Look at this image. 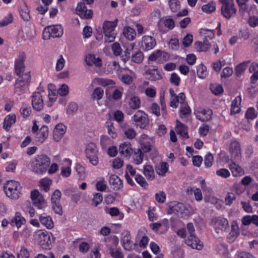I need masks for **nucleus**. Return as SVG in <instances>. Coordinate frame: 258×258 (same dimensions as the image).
Listing matches in <instances>:
<instances>
[{
  "label": "nucleus",
  "instance_id": "32",
  "mask_svg": "<svg viewBox=\"0 0 258 258\" xmlns=\"http://www.w3.org/2000/svg\"><path fill=\"white\" fill-rule=\"evenodd\" d=\"M39 220L48 229H52L54 227L53 222L49 216L41 215L39 217Z\"/></svg>",
  "mask_w": 258,
  "mask_h": 258
},
{
  "label": "nucleus",
  "instance_id": "57",
  "mask_svg": "<svg viewBox=\"0 0 258 258\" xmlns=\"http://www.w3.org/2000/svg\"><path fill=\"white\" fill-rule=\"evenodd\" d=\"M13 16L11 14H8L6 17L4 18L1 21H0V26L4 27L8 25L13 22Z\"/></svg>",
  "mask_w": 258,
  "mask_h": 258
},
{
  "label": "nucleus",
  "instance_id": "21",
  "mask_svg": "<svg viewBox=\"0 0 258 258\" xmlns=\"http://www.w3.org/2000/svg\"><path fill=\"white\" fill-rule=\"evenodd\" d=\"M239 234V227L236 222L233 221L231 223V231L227 236V240L228 242L232 243L234 242L238 236Z\"/></svg>",
  "mask_w": 258,
  "mask_h": 258
},
{
  "label": "nucleus",
  "instance_id": "16",
  "mask_svg": "<svg viewBox=\"0 0 258 258\" xmlns=\"http://www.w3.org/2000/svg\"><path fill=\"white\" fill-rule=\"evenodd\" d=\"M31 198L33 205L39 209H41L44 205V199L39 191L34 190L31 191Z\"/></svg>",
  "mask_w": 258,
  "mask_h": 258
},
{
  "label": "nucleus",
  "instance_id": "1",
  "mask_svg": "<svg viewBox=\"0 0 258 258\" xmlns=\"http://www.w3.org/2000/svg\"><path fill=\"white\" fill-rule=\"evenodd\" d=\"M50 162V159L48 156L38 155L30 162L31 170L35 174L42 175L47 171Z\"/></svg>",
  "mask_w": 258,
  "mask_h": 258
},
{
  "label": "nucleus",
  "instance_id": "36",
  "mask_svg": "<svg viewBox=\"0 0 258 258\" xmlns=\"http://www.w3.org/2000/svg\"><path fill=\"white\" fill-rule=\"evenodd\" d=\"M31 109L29 104L23 103L20 108V112L24 118H27L31 113Z\"/></svg>",
  "mask_w": 258,
  "mask_h": 258
},
{
  "label": "nucleus",
  "instance_id": "60",
  "mask_svg": "<svg viewBox=\"0 0 258 258\" xmlns=\"http://www.w3.org/2000/svg\"><path fill=\"white\" fill-rule=\"evenodd\" d=\"M97 82L103 86H106L109 85L114 84V82L112 80L105 79H95L94 82Z\"/></svg>",
  "mask_w": 258,
  "mask_h": 258
},
{
  "label": "nucleus",
  "instance_id": "43",
  "mask_svg": "<svg viewBox=\"0 0 258 258\" xmlns=\"http://www.w3.org/2000/svg\"><path fill=\"white\" fill-rule=\"evenodd\" d=\"M97 153L98 150L96 145L94 144L90 143L87 145L86 149V157L97 154Z\"/></svg>",
  "mask_w": 258,
  "mask_h": 258
},
{
  "label": "nucleus",
  "instance_id": "9",
  "mask_svg": "<svg viewBox=\"0 0 258 258\" xmlns=\"http://www.w3.org/2000/svg\"><path fill=\"white\" fill-rule=\"evenodd\" d=\"M26 59V55L25 52H19L15 62V69L17 75H21L24 72L25 66L24 62Z\"/></svg>",
  "mask_w": 258,
  "mask_h": 258
},
{
  "label": "nucleus",
  "instance_id": "20",
  "mask_svg": "<svg viewBox=\"0 0 258 258\" xmlns=\"http://www.w3.org/2000/svg\"><path fill=\"white\" fill-rule=\"evenodd\" d=\"M66 126L62 123H58L53 131V139L56 142H58L65 134Z\"/></svg>",
  "mask_w": 258,
  "mask_h": 258
},
{
  "label": "nucleus",
  "instance_id": "30",
  "mask_svg": "<svg viewBox=\"0 0 258 258\" xmlns=\"http://www.w3.org/2000/svg\"><path fill=\"white\" fill-rule=\"evenodd\" d=\"M196 48L199 52L206 51L211 46L208 40H204L203 42L197 41L195 43Z\"/></svg>",
  "mask_w": 258,
  "mask_h": 258
},
{
  "label": "nucleus",
  "instance_id": "55",
  "mask_svg": "<svg viewBox=\"0 0 258 258\" xmlns=\"http://www.w3.org/2000/svg\"><path fill=\"white\" fill-rule=\"evenodd\" d=\"M245 116L247 119H253L256 118L257 116V113L256 112L254 108L250 107L247 110L245 113Z\"/></svg>",
  "mask_w": 258,
  "mask_h": 258
},
{
  "label": "nucleus",
  "instance_id": "34",
  "mask_svg": "<svg viewBox=\"0 0 258 258\" xmlns=\"http://www.w3.org/2000/svg\"><path fill=\"white\" fill-rule=\"evenodd\" d=\"M20 14L22 18L24 21H28L30 20V16L29 14V10L25 3H23L21 6L20 8Z\"/></svg>",
  "mask_w": 258,
  "mask_h": 258
},
{
  "label": "nucleus",
  "instance_id": "49",
  "mask_svg": "<svg viewBox=\"0 0 258 258\" xmlns=\"http://www.w3.org/2000/svg\"><path fill=\"white\" fill-rule=\"evenodd\" d=\"M206 70L207 68L203 64H200L197 67V75L201 78L204 79L206 76Z\"/></svg>",
  "mask_w": 258,
  "mask_h": 258
},
{
  "label": "nucleus",
  "instance_id": "12",
  "mask_svg": "<svg viewBox=\"0 0 258 258\" xmlns=\"http://www.w3.org/2000/svg\"><path fill=\"white\" fill-rule=\"evenodd\" d=\"M38 241L40 246L44 249L51 248L50 237L47 231H43L39 234Z\"/></svg>",
  "mask_w": 258,
  "mask_h": 258
},
{
  "label": "nucleus",
  "instance_id": "31",
  "mask_svg": "<svg viewBox=\"0 0 258 258\" xmlns=\"http://www.w3.org/2000/svg\"><path fill=\"white\" fill-rule=\"evenodd\" d=\"M241 101V97L240 96H237L232 101L231 108V114H235L240 112V108L239 107V105Z\"/></svg>",
  "mask_w": 258,
  "mask_h": 258
},
{
  "label": "nucleus",
  "instance_id": "28",
  "mask_svg": "<svg viewBox=\"0 0 258 258\" xmlns=\"http://www.w3.org/2000/svg\"><path fill=\"white\" fill-rule=\"evenodd\" d=\"M127 103L130 107L132 109H138L141 105V101L139 98L136 96H132L127 99Z\"/></svg>",
  "mask_w": 258,
  "mask_h": 258
},
{
  "label": "nucleus",
  "instance_id": "14",
  "mask_svg": "<svg viewBox=\"0 0 258 258\" xmlns=\"http://www.w3.org/2000/svg\"><path fill=\"white\" fill-rule=\"evenodd\" d=\"M19 77L17 79V82L15 84V90L16 92H19L20 87L28 85L30 78V72L22 73L21 75H17Z\"/></svg>",
  "mask_w": 258,
  "mask_h": 258
},
{
  "label": "nucleus",
  "instance_id": "6",
  "mask_svg": "<svg viewBox=\"0 0 258 258\" xmlns=\"http://www.w3.org/2000/svg\"><path fill=\"white\" fill-rule=\"evenodd\" d=\"M213 221L215 231L218 234H223L229 228L228 221L226 218L220 217H216Z\"/></svg>",
  "mask_w": 258,
  "mask_h": 258
},
{
  "label": "nucleus",
  "instance_id": "39",
  "mask_svg": "<svg viewBox=\"0 0 258 258\" xmlns=\"http://www.w3.org/2000/svg\"><path fill=\"white\" fill-rule=\"evenodd\" d=\"M123 34L124 36L130 40H133L136 36L135 30L130 27L124 28Z\"/></svg>",
  "mask_w": 258,
  "mask_h": 258
},
{
  "label": "nucleus",
  "instance_id": "41",
  "mask_svg": "<svg viewBox=\"0 0 258 258\" xmlns=\"http://www.w3.org/2000/svg\"><path fill=\"white\" fill-rule=\"evenodd\" d=\"M144 154L141 149H137L133 155L134 163L136 164H140L143 160Z\"/></svg>",
  "mask_w": 258,
  "mask_h": 258
},
{
  "label": "nucleus",
  "instance_id": "11",
  "mask_svg": "<svg viewBox=\"0 0 258 258\" xmlns=\"http://www.w3.org/2000/svg\"><path fill=\"white\" fill-rule=\"evenodd\" d=\"M32 105L34 109L39 111L41 110L44 106L42 95L40 92H35L32 95Z\"/></svg>",
  "mask_w": 258,
  "mask_h": 258
},
{
  "label": "nucleus",
  "instance_id": "15",
  "mask_svg": "<svg viewBox=\"0 0 258 258\" xmlns=\"http://www.w3.org/2000/svg\"><path fill=\"white\" fill-rule=\"evenodd\" d=\"M122 237L121 240V242L124 249L127 251H131L133 249L134 246H137V243L133 244L131 240L130 233L128 231H124L122 233Z\"/></svg>",
  "mask_w": 258,
  "mask_h": 258
},
{
  "label": "nucleus",
  "instance_id": "62",
  "mask_svg": "<svg viewBox=\"0 0 258 258\" xmlns=\"http://www.w3.org/2000/svg\"><path fill=\"white\" fill-rule=\"evenodd\" d=\"M212 92L215 95H219L223 92V89L220 85H211L210 88Z\"/></svg>",
  "mask_w": 258,
  "mask_h": 258
},
{
  "label": "nucleus",
  "instance_id": "56",
  "mask_svg": "<svg viewBox=\"0 0 258 258\" xmlns=\"http://www.w3.org/2000/svg\"><path fill=\"white\" fill-rule=\"evenodd\" d=\"M58 94L60 96H64L68 95L69 93V87L66 84H62L60 86L59 89L57 91Z\"/></svg>",
  "mask_w": 258,
  "mask_h": 258
},
{
  "label": "nucleus",
  "instance_id": "3",
  "mask_svg": "<svg viewBox=\"0 0 258 258\" xmlns=\"http://www.w3.org/2000/svg\"><path fill=\"white\" fill-rule=\"evenodd\" d=\"M118 20L116 19L113 21H105L103 25L104 39L106 43H110L114 41L116 34L114 28L117 25Z\"/></svg>",
  "mask_w": 258,
  "mask_h": 258
},
{
  "label": "nucleus",
  "instance_id": "19",
  "mask_svg": "<svg viewBox=\"0 0 258 258\" xmlns=\"http://www.w3.org/2000/svg\"><path fill=\"white\" fill-rule=\"evenodd\" d=\"M156 43L155 39L150 36H145L142 38V45L146 51L153 49Z\"/></svg>",
  "mask_w": 258,
  "mask_h": 258
},
{
  "label": "nucleus",
  "instance_id": "2",
  "mask_svg": "<svg viewBox=\"0 0 258 258\" xmlns=\"http://www.w3.org/2000/svg\"><path fill=\"white\" fill-rule=\"evenodd\" d=\"M219 2L221 4V14L225 19L228 20L236 15L237 9L233 0H219Z\"/></svg>",
  "mask_w": 258,
  "mask_h": 258
},
{
  "label": "nucleus",
  "instance_id": "58",
  "mask_svg": "<svg viewBox=\"0 0 258 258\" xmlns=\"http://www.w3.org/2000/svg\"><path fill=\"white\" fill-rule=\"evenodd\" d=\"M216 174L222 178H226L230 176V173L228 169L222 168L216 171Z\"/></svg>",
  "mask_w": 258,
  "mask_h": 258
},
{
  "label": "nucleus",
  "instance_id": "50",
  "mask_svg": "<svg viewBox=\"0 0 258 258\" xmlns=\"http://www.w3.org/2000/svg\"><path fill=\"white\" fill-rule=\"evenodd\" d=\"M124 136L128 139H133L136 136V131L133 128H123Z\"/></svg>",
  "mask_w": 258,
  "mask_h": 258
},
{
  "label": "nucleus",
  "instance_id": "37",
  "mask_svg": "<svg viewBox=\"0 0 258 258\" xmlns=\"http://www.w3.org/2000/svg\"><path fill=\"white\" fill-rule=\"evenodd\" d=\"M169 165L167 162H162L160 164L156 165V170L157 173L160 175H164L168 170Z\"/></svg>",
  "mask_w": 258,
  "mask_h": 258
},
{
  "label": "nucleus",
  "instance_id": "7",
  "mask_svg": "<svg viewBox=\"0 0 258 258\" xmlns=\"http://www.w3.org/2000/svg\"><path fill=\"white\" fill-rule=\"evenodd\" d=\"M158 25L160 32L166 33L175 27V22L172 18L164 17L160 19Z\"/></svg>",
  "mask_w": 258,
  "mask_h": 258
},
{
  "label": "nucleus",
  "instance_id": "33",
  "mask_svg": "<svg viewBox=\"0 0 258 258\" xmlns=\"http://www.w3.org/2000/svg\"><path fill=\"white\" fill-rule=\"evenodd\" d=\"M145 74L146 75L149 76L148 77L149 79L153 81L159 80L161 78L157 69H148L146 70Z\"/></svg>",
  "mask_w": 258,
  "mask_h": 258
},
{
  "label": "nucleus",
  "instance_id": "48",
  "mask_svg": "<svg viewBox=\"0 0 258 258\" xmlns=\"http://www.w3.org/2000/svg\"><path fill=\"white\" fill-rule=\"evenodd\" d=\"M104 94L103 90L101 87L95 88L92 93V98L98 100L102 98Z\"/></svg>",
  "mask_w": 258,
  "mask_h": 258
},
{
  "label": "nucleus",
  "instance_id": "51",
  "mask_svg": "<svg viewBox=\"0 0 258 258\" xmlns=\"http://www.w3.org/2000/svg\"><path fill=\"white\" fill-rule=\"evenodd\" d=\"M201 33L204 36V40H208V38L212 39L215 36L214 30L210 29H202Z\"/></svg>",
  "mask_w": 258,
  "mask_h": 258
},
{
  "label": "nucleus",
  "instance_id": "44",
  "mask_svg": "<svg viewBox=\"0 0 258 258\" xmlns=\"http://www.w3.org/2000/svg\"><path fill=\"white\" fill-rule=\"evenodd\" d=\"M202 9L205 13L210 14L214 12L216 10V4L214 2H211L202 6Z\"/></svg>",
  "mask_w": 258,
  "mask_h": 258
},
{
  "label": "nucleus",
  "instance_id": "27",
  "mask_svg": "<svg viewBox=\"0 0 258 258\" xmlns=\"http://www.w3.org/2000/svg\"><path fill=\"white\" fill-rule=\"evenodd\" d=\"M119 153L123 156L127 157L131 155L132 152L131 145L128 142H124L121 144L119 148Z\"/></svg>",
  "mask_w": 258,
  "mask_h": 258
},
{
  "label": "nucleus",
  "instance_id": "22",
  "mask_svg": "<svg viewBox=\"0 0 258 258\" xmlns=\"http://www.w3.org/2000/svg\"><path fill=\"white\" fill-rule=\"evenodd\" d=\"M16 121V116L15 114H9L5 118L3 122V128L6 131H9Z\"/></svg>",
  "mask_w": 258,
  "mask_h": 258
},
{
  "label": "nucleus",
  "instance_id": "59",
  "mask_svg": "<svg viewBox=\"0 0 258 258\" xmlns=\"http://www.w3.org/2000/svg\"><path fill=\"white\" fill-rule=\"evenodd\" d=\"M191 110L187 104L181 105L180 116L181 117H182V116H186V115L189 114Z\"/></svg>",
  "mask_w": 258,
  "mask_h": 258
},
{
  "label": "nucleus",
  "instance_id": "25",
  "mask_svg": "<svg viewBox=\"0 0 258 258\" xmlns=\"http://www.w3.org/2000/svg\"><path fill=\"white\" fill-rule=\"evenodd\" d=\"M176 132L178 135H180L184 139L188 138L187 126L178 120L176 121Z\"/></svg>",
  "mask_w": 258,
  "mask_h": 258
},
{
  "label": "nucleus",
  "instance_id": "23",
  "mask_svg": "<svg viewBox=\"0 0 258 258\" xmlns=\"http://www.w3.org/2000/svg\"><path fill=\"white\" fill-rule=\"evenodd\" d=\"M86 62L88 66H92L94 64L97 67L102 66V60L94 54H89L86 56Z\"/></svg>",
  "mask_w": 258,
  "mask_h": 258
},
{
  "label": "nucleus",
  "instance_id": "53",
  "mask_svg": "<svg viewBox=\"0 0 258 258\" xmlns=\"http://www.w3.org/2000/svg\"><path fill=\"white\" fill-rule=\"evenodd\" d=\"M103 200V196L102 194L98 192L96 194L92 199V205L97 207L100 204Z\"/></svg>",
  "mask_w": 258,
  "mask_h": 258
},
{
  "label": "nucleus",
  "instance_id": "18",
  "mask_svg": "<svg viewBox=\"0 0 258 258\" xmlns=\"http://www.w3.org/2000/svg\"><path fill=\"white\" fill-rule=\"evenodd\" d=\"M195 115L198 119L201 121L205 122L210 120L212 118L213 114L212 110L211 109H201L197 111Z\"/></svg>",
  "mask_w": 258,
  "mask_h": 258
},
{
  "label": "nucleus",
  "instance_id": "52",
  "mask_svg": "<svg viewBox=\"0 0 258 258\" xmlns=\"http://www.w3.org/2000/svg\"><path fill=\"white\" fill-rule=\"evenodd\" d=\"M169 5L172 12H176L180 9V3L178 0H169Z\"/></svg>",
  "mask_w": 258,
  "mask_h": 258
},
{
  "label": "nucleus",
  "instance_id": "8",
  "mask_svg": "<svg viewBox=\"0 0 258 258\" xmlns=\"http://www.w3.org/2000/svg\"><path fill=\"white\" fill-rule=\"evenodd\" d=\"M134 121L139 122L138 126L141 128H145L149 125V120L147 114L142 110H138L133 117Z\"/></svg>",
  "mask_w": 258,
  "mask_h": 258
},
{
  "label": "nucleus",
  "instance_id": "26",
  "mask_svg": "<svg viewBox=\"0 0 258 258\" xmlns=\"http://www.w3.org/2000/svg\"><path fill=\"white\" fill-rule=\"evenodd\" d=\"M48 136V128L47 126H42L38 133L37 134L36 141L38 142L42 143Z\"/></svg>",
  "mask_w": 258,
  "mask_h": 258
},
{
  "label": "nucleus",
  "instance_id": "13",
  "mask_svg": "<svg viewBox=\"0 0 258 258\" xmlns=\"http://www.w3.org/2000/svg\"><path fill=\"white\" fill-rule=\"evenodd\" d=\"M77 14L82 18L90 19L93 16V12L91 9H87L83 3L78 4L76 9Z\"/></svg>",
  "mask_w": 258,
  "mask_h": 258
},
{
  "label": "nucleus",
  "instance_id": "40",
  "mask_svg": "<svg viewBox=\"0 0 258 258\" xmlns=\"http://www.w3.org/2000/svg\"><path fill=\"white\" fill-rule=\"evenodd\" d=\"M185 209V207L182 203H176L170 208L171 212L176 214H182Z\"/></svg>",
  "mask_w": 258,
  "mask_h": 258
},
{
  "label": "nucleus",
  "instance_id": "64",
  "mask_svg": "<svg viewBox=\"0 0 258 258\" xmlns=\"http://www.w3.org/2000/svg\"><path fill=\"white\" fill-rule=\"evenodd\" d=\"M214 160V158L213 155L210 153H209L205 158V165L207 167H210L212 166L213 164V161Z\"/></svg>",
  "mask_w": 258,
  "mask_h": 258
},
{
  "label": "nucleus",
  "instance_id": "24",
  "mask_svg": "<svg viewBox=\"0 0 258 258\" xmlns=\"http://www.w3.org/2000/svg\"><path fill=\"white\" fill-rule=\"evenodd\" d=\"M109 184L114 190H118L122 187V182L120 179L116 175H111L109 180Z\"/></svg>",
  "mask_w": 258,
  "mask_h": 258
},
{
  "label": "nucleus",
  "instance_id": "46",
  "mask_svg": "<svg viewBox=\"0 0 258 258\" xmlns=\"http://www.w3.org/2000/svg\"><path fill=\"white\" fill-rule=\"evenodd\" d=\"M52 181L47 178H43L40 181L41 188L45 192L49 190V187Z\"/></svg>",
  "mask_w": 258,
  "mask_h": 258
},
{
  "label": "nucleus",
  "instance_id": "4",
  "mask_svg": "<svg viewBox=\"0 0 258 258\" xmlns=\"http://www.w3.org/2000/svg\"><path fill=\"white\" fill-rule=\"evenodd\" d=\"M6 195L13 199H17L20 194L21 188L19 183L14 180H9L4 186Z\"/></svg>",
  "mask_w": 258,
  "mask_h": 258
},
{
  "label": "nucleus",
  "instance_id": "17",
  "mask_svg": "<svg viewBox=\"0 0 258 258\" xmlns=\"http://www.w3.org/2000/svg\"><path fill=\"white\" fill-rule=\"evenodd\" d=\"M185 243L194 249L201 250L203 248V244L196 235H188L185 240Z\"/></svg>",
  "mask_w": 258,
  "mask_h": 258
},
{
  "label": "nucleus",
  "instance_id": "5",
  "mask_svg": "<svg viewBox=\"0 0 258 258\" xmlns=\"http://www.w3.org/2000/svg\"><path fill=\"white\" fill-rule=\"evenodd\" d=\"M63 34V29L60 25L48 26L45 27L43 31V38L44 40L49 39L51 37H60Z\"/></svg>",
  "mask_w": 258,
  "mask_h": 258
},
{
  "label": "nucleus",
  "instance_id": "54",
  "mask_svg": "<svg viewBox=\"0 0 258 258\" xmlns=\"http://www.w3.org/2000/svg\"><path fill=\"white\" fill-rule=\"evenodd\" d=\"M135 180L142 187L146 188L148 186V184L146 182L145 179L141 175H137Z\"/></svg>",
  "mask_w": 258,
  "mask_h": 258
},
{
  "label": "nucleus",
  "instance_id": "63",
  "mask_svg": "<svg viewBox=\"0 0 258 258\" xmlns=\"http://www.w3.org/2000/svg\"><path fill=\"white\" fill-rule=\"evenodd\" d=\"M109 253L113 258H123L122 253L118 249L111 248L109 249Z\"/></svg>",
  "mask_w": 258,
  "mask_h": 258
},
{
  "label": "nucleus",
  "instance_id": "38",
  "mask_svg": "<svg viewBox=\"0 0 258 258\" xmlns=\"http://www.w3.org/2000/svg\"><path fill=\"white\" fill-rule=\"evenodd\" d=\"M13 223H15L18 228L20 227L25 222V219L21 216V214L17 212L13 219L11 220Z\"/></svg>",
  "mask_w": 258,
  "mask_h": 258
},
{
  "label": "nucleus",
  "instance_id": "10",
  "mask_svg": "<svg viewBox=\"0 0 258 258\" xmlns=\"http://www.w3.org/2000/svg\"><path fill=\"white\" fill-rule=\"evenodd\" d=\"M230 153L232 160L238 161L241 157L240 146L239 142L236 141L232 142L230 145Z\"/></svg>",
  "mask_w": 258,
  "mask_h": 258
},
{
  "label": "nucleus",
  "instance_id": "45",
  "mask_svg": "<svg viewBox=\"0 0 258 258\" xmlns=\"http://www.w3.org/2000/svg\"><path fill=\"white\" fill-rule=\"evenodd\" d=\"M143 59L144 54L143 52L140 50L137 51L132 56V60L135 63H140L142 62Z\"/></svg>",
  "mask_w": 258,
  "mask_h": 258
},
{
  "label": "nucleus",
  "instance_id": "42",
  "mask_svg": "<svg viewBox=\"0 0 258 258\" xmlns=\"http://www.w3.org/2000/svg\"><path fill=\"white\" fill-rule=\"evenodd\" d=\"M106 127L107 128L108 134L111 136V138H115L117 136L115 129L113 126V122L111 120L106 122Z\"/></svg>",
  "mask_w": 258,
  "mask_h": 258
},
{
  "label": "nucleus",
  "instance_id": "35",
  "mask_svg": "<svg viewBox=\"0 0 258 258\" xmlns=\"http://www.w3.org/2000/svg\"><path fill=\"white\" fill-rule=\"evenodd\" d=\"M144 174L148 180H152L154 178V171L153 167L150 165L144 166Z\"/></svg>",
  "mask_w": 258,
  "mask_h": 258
},
{
  "label": "nucleus",
  "instance_id": "61",
  "mask_svg": "<svg viewBox=\"0 0 258 258\" xmlns=\"http://www.w3.org/2000/svg\"><path fill=\"white\" fill-rule=\"evenodd\" d=\"M192 42V35L187 34L182 40V44L185 47H188Z\"/></svg>",
  "mask_w": 258,
  "mask_h": 258
},
{
  "label": "nucleus",
  "instance_id": "47",
  "mask_svg": "<svg viewBox=\"0 0 258 258\" xmlns=\"http://www.w3.org/2000/svg\"><path fill=\"white\" fill-rule=\"evenodd\" d=\"M248 61L243 62L238 66L235 68V73L237 76H239L242 74L247 68V64Z\"/></svg>",
  "mask_w": 258,
  "mask_h": 258
},
{
  "label": "nucleus",
  "instance_id": "29",
  "mask_svg": "<svg viewBox=\"0 0 258 258\" xmlns=\"http://www.w3.org/2000/svg\"><path fill=\"white\" fill-rule=\"evenodd\" d=\"M229 168L234 176H240L244 174V170L234 162L229 164Z\"/></svg>",
  "mask_w": 258,
  "mask_h": 258
}]
</instances>
